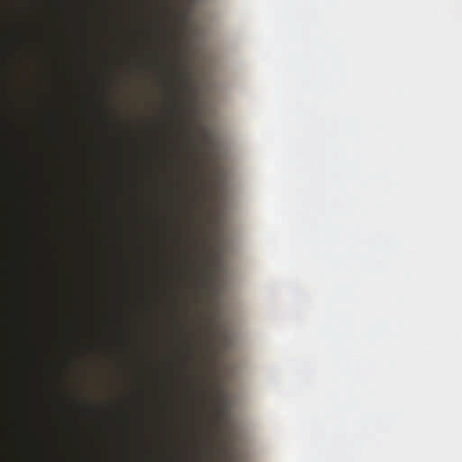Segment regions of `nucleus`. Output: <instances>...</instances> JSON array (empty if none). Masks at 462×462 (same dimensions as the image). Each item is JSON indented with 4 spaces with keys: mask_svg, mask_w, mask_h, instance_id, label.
<instances>
[{
    "mask_svg": "<svg viewBox=\"0 0 462 462\" xmlns=\"http://www.w3.org/2000/svg\"><path fill=\"white\" fill-rule=\"evenodd\" d=\"M189 351L190 352L191 358L194 359V351L191 346H189Z\"/></svg>",
    "mask_w": 462,
    "mask_h": 462,
    "instance_id": "obj_6",
    "label": "nucleus"
},
{
    "mask_svg": "<svg viewBox=\"0 0 462 462\" xmlns=\"http://www.w3.org/2000/svg\"><path fill=\"white\" fill-rule=\"evenodd\" d=\"M164 5H165V7H166L167 9H169V4H168V3H166V2H165V3H164Z\"/></svg>",
    "mask_w": 462,
    "mask_h": 462,
    "instance_id": "obj_7",
    "label": "nucleus"
},
{
    "mask_svg": "<svg viewBox=\"0 0 462 462\" xmlns=\"http://www.w3.org/2000/svg\"><path fill=\"white\" fill-rule=\"evenodd\" d=\"M218 260L217 250H205L200 241L194 237L192 250L181 254L179 264L187 270H208L217 267Z\"/></svg>",
    "mask_w": 462,
    "mask_h": 462,
    "instance_id": "obj_1",
    "label": "nucleus"
},
{
    "mask_svg": "<svg viewBox=\"0 0 462 462\" xmlns=\"http://www.w3.org/2000/svg\"><path fill=\"white\" fill-rule=\"evenodd\" d=\"M182 92H189L191 88V80L187 65H182L181 71L174 73Z\"/></svg>",
    "mask_w": 462,
    "mask_h": 462,
    "instance_id": "obj_2",
    "label": "nucleus"
},
{
    "mask_svg": "<svg viewBox=\"0 0 462 462\" xmlns=\"http://www.w3.org/2000/svg\"><path fill=\"white\" fill-rule=\"evenodd\" d=\"M175 110L177 112H182L183 111V106L176 101L175 102Z\"/></svg>",
    "mask_w": 462,
    "mask_h": 462,
    "instance_id": "obj_4",
    "label": "nucleus"
},
{
    "mask_svg": "<svg viewBox=\"0 0 462 462\" xmlns=\"http://www.w3.org/2000/svg\"><path fill=\"white\" fill-rule=\"evenodd\" d=\"M224 413H225V410L224 408H218L217 410V417L218 420H222V418L224 417Z\"/></svg>",
    "mask_w": 462,
    "mask_h": 462,
    "instance_id": "obj_3",
    "label": "nucleus"
},
{
    "mask_svg": "<svg viewBox=\"0 0 462 462\" xmlns=\"http://www.w3.org/2000/svg\"><path fill=\"white\" fill-rule=\"evenodd\" d=\"M180 57H181V54H180L179 51H177V52H176V57H175V62H176L177 64H179V63H180Z\"/></svg>",
    "mask_w": 462,
    "mask_h": 462,
    "instance_id": "obj_5",
    "label": "nucleus"
}]
</instances>
